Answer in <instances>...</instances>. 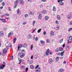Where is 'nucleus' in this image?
<instances>
[{"label":"nucleus","instance_id":"obj_52","mask_svg":"<svg viewBox=\"0 0 72 72\" xmlns=\"http://www.w3.org/2000/svg\"><path fill=\"white\" fill-rule=\"evenodd\" d=\"M11 60H13V56H12L11 57Z\"/></svg>","mask_w":72,"mask_h":72},{"label":"nucleus","instance_id":"obj_32","mask_svg":"<svg viewBox=\"0 0 72 72\" xmlns=\"http://www.w3.org/2000/svg\"><path fill=\"white\" fill-rule=\"evenodd\" d=\"M10 36H11V32H10L8 34V38H9Z\"/></svg>","mask_w":72,"mask_h":72},{"label":"nucleus","instance_id":"obj_28","mask_svg":"<svg viewBox=\"0 0 72 72\" xmlns=\"http://www.w3.org/2000/svg\"><path fill=\"white\" fill-rule=\"evenodd\" d=\"M69 46H67V47L66 48V50H69Z\"/></svg>","mask_w":72,"mask_h":72},{"label":"nucleus","instance_id":"obj_20","mask_svg":"<svg viewBox=\"0 0 72 72\" xmlns=\"http://www.w3.org/2000/svg\"><path fill=\"white\" fill-rule=\"evenodd\" d=\"M59 57H57L56 58V61L58 62L59 61Z\"/></svg>","mask_w":72,"mask_h":72},{"label":"nucleus","instance_id":"obj_35","mask_svg":"<svg viewBox=\"0 0 72 72\" xmlns=\"http://www.w3.org/2000/svg\"><path fill=\"white\" fill-rule=\"evenodd\" d=\"M2 6H5V2H3L2 3Z\"/></svg>","mask_w":72,"mask_h":72},{"label":"nucleus","instance_id":"obj_58","mask_svg":"<svg viewBox=\"0 0 72 72\" xmlns=\"http://www.w3.org/2000/svg\"><path fill=\"white\" fill-rule=\"evenodd\" d=\"M5 17V15H1V17Z\"/></svg>","mask_w":72,"mask_h":72},{"label":"nucleus","instance_id":"obj_14","mask_svg":"<svg viewBox=\"0 0 72 72\" xmlns=\"http://www.w3.org/2000/svg\"><path fill=\"white\" fill-rule=\"evenodd\" d=\"M0 21H2V22L4 23H5L6 22V20L4 19H0Z\"/></svg>","mask_w":72,"mask_h":72},{"label":"nucleus","instance_id":"obj_4","mask_svg":"<svg viewBox=\"0 0 72 72\" xmlns=\"http://www.w3.org/2000/svg\"><path fill=\"white\" fill-rule=\"evenodd\" d=\"M19 11H20V10H19V9H18L17 10V14H18V15H20L21 14V13L20 12H19Z\"/></svg>","mask_w":72,"mask_h":72},{"label":"nucleus","instance_id":"obj_55","mask_svg":"<svg viewBox=\"0 0 72 72\" xmlns=\"http://www.w3.org/2000/svg\"><path fill=\"white\" fill-rule=\"evenodd\" d=\"M40 8H43V5H41L40 6H39Z\"/></svg>","mask_w":72,"mask_h":72},{"label":"nucleus","instance_id":"obj_40","mask_svg":"<svg viewBox=\"0 0 72 72\" xmlns=\"http://www.w3.org/2000/svg\"><path fill=\"white\" fill-rule=\"evenodd\" d=\"M33 45H31V50H32L33 49Z\"/></svg>","mask_w":72,"mask_h":72},{"label":"nucleus","instance_id":"obj_46","mask_svg":"<svg viewBox=\"0 0 72 72\" xmlns=\"http://www.w3.org/2000/svg\"><path fill=\"white\" fill-rule=\"evenodd\" d=\"M8 10L9 11H11L12 10H11V7H9L8 8Z\"/></svg>","mask_w":72,"mask_h":72},{"label":"nucleus","instance_id":"obj_47","mask_svg":"<svg viewBox=\"0 0 72 72\" xmlns=\"http://www.w3.org/2000/svg\"><path fill=\"white\" fill-rule=\"evenodd\" d=\"M34 58L35 59H37V56L36 55H35L34 56Z\"/></svg>","mask_w":72,"mask_h":72},{"label":"nucleus","instance_id":"obj_43","mask_svg":"<svg viewBox=\"0 0 72 72\" xmlns=\"http://www.w3.org/2000/svg\"><path fill=\"white\" fill-rule=\"evenodd\" d=\"M46 41L47 43H49V42H50V40H49V39H47Z\"/></svg>","mask_w":72,"mask_h":72},{"label":"nucleus","instance_id":"obj_60","mask_svg":"<svg viewBox=\"0 0 72 72\" xmlns=\"http://www.w3.org/2000/svg\"><path fill=\"white\" fill-rule=\"evenodd\" d=\"M61 0H58L57 1L58 3H60V2H61Z\"/></svg>","mask_w":72,"mask_h":72},{"label":"nucleus","instance_id":"obj_54","mask_svg":"<svg viewBox=\"0 0 72 72\" xmlns=\"http://www.w3.org/2000/svg\"><path fill=\"white\" fill-rule=\"evenodd\" d=\"M69 24H70V25H72V21H71L70 22Z\"/></svg>","mask_w":72,"mask_h":72},{"label":"nucleus","instance_id":"obj_56","mask_svg":"<svg viewBox=\"0 0 72 72\" xmlns=\"http://www.w3.org/2000/svg\"><path fill=\"white\" fill-rule=\"evenodd\" d=\"M10 46H9V47H10V48H12V44H11V43H10Z\"/></svg>","mask_w":72,"mask_h":72},{"label":"nucleus","instance_id":"obj_27","mask_svg":"<svg viewBox=\"0 0 72 72\" xmlns=\"http://www.w3.org/2000/svg\"><path fill=\"white\" fill-rule=\"evenodd\" d=\"M42 13L43 14H46V11L45 10H43V11L42 12Z\"/></svg>","mask_w":72,"mask_h":72},{"label":"nucleus","instance_id":"obj_25","mask_svg":"<svg viewBox=\"0 0 72 72\" xmlns=\"http://www.w3.org/2000/svg\"><path fill=\"white\" fill-rule=\"evenodd\" d=\"M60 5H64V3L62 2V1H61L60 3Z\"/></svg>","mask_w":72,"mask_h":72},{"label":"nucleus","instance_id":"obj_39","mask_svg":"<svg viewBox=\"0 0 72 72\" xmlns=\"http://www.w3.org/2000/svg\"><path fill=\"white\" fill-rule=\"evenodd\" d=\"M29 64H31L32 63H33V61L31 60L30 61H29Z\"/></svg>","mask_w":72,"mask_h":72},{"label":"nucleus","instance_id":"obj_34","mask_svg":"<svg viewBox=\"0 0 72 72\" xmlns=\"http://www.w3.org/2000/svg\"><path fill=\"white\" fill-rule=\"evenodd\" d=\"M21 68H22V69H23L24 70L25 69V66H22L21 67Z\"/></svg>","mask_w":72,"mask_h":72},{"label":"nucleus","instance_id":"obj_36","mask_svg":"<svg viewBox=\"0 0 72 72\" xmlns=\"http://www.w3.org/2000/svg\"><path fill=\"white\" fill-rule=\"evenodd\" d=\"M72 28H69V29L68 30V31L69 32L71 31H72Z\"/></svg>","mask_w":72,"mask_h":72},{"label":"nucleus","instance_id":"obj_10","mask_svg":"<svg viewBox=\"0 0 72 72\" xmlns=\"http://www.w3.org/2000/svg\"><path fill=\"white\" fill-rule=\"evenodd\" d=\"M51 36H54V33L53 32L52 30L51 31V33L50 34Z\"/></svg>","mask_w":72,"mask_h":72},{"label":"nucleus","instance_id":"obj_29","mask_svg":"<svg viewBox=\"0 0 72 72\" xmlns=\"http://www.w3.org/2000/svg\"><path fill=\"white\" fill-rule=\"evenodd\" d=\"M3 34L4 33H3V32H2V31H1L0 33V35L1 36H2V35H3Z\"/></svg>","mask_w":72,"mask_h":72},{"label":"nucleus","instance_id":"obj_51","mask_svg":"<svg viewBox=\"0 0 72 72\" xmlns=\"http://www.w3.org/2000/svg\"><path fill=\"white\" fill-rule=\"evenodd\" d=\"M35 71H36V72H40V70H38V69L36 70Z\"/></svg>","mask_w":72,"mask_h":72},{"label":"nucleus","instance_id":"obj_37","mask_svg":"<svg viewBox=\"0 0 72 72\" xmlns=\"http://www.w3.org/2000/svg\"><path fill=\"white\" fill-rule=\"evenodd\" d=\"M56 30H59V26H58L56 28Z\"/></svg>","mask_w":72,"mask_h":72},{"label":"nucleus","instance_id":"obj_1","mask_svg":"<svg viewBox=\"0 0 72 72\" xmlns=\"http://www.w3.org/2000/svg\"><path fill=\"white\" fill-rule=\"evenodd\" d=\"M3 55L4 57H5V53L7 52V50H6V48H5L3 50Z\"/></svg>","mask_w":72,"mask_h":72},{"label":"nucleus","instance_id":"obj_17","mask_svg":"<svg viewBox=\"0 0 72 72\" xmlns=\"http://www.w3.org/2000/svg\"><path fill=\"white\" fill-rule=\"evenodd\" d=\"M20 4L21 5H23L24 4V1L23 0L20 1Z\"/></svg>","mask_w":72,"mask_h":72},{"label":"nucleus","instance_id":"obj_59","mask_svg":"<svg viewBox=\"0 0 72 72\" xmlns=\"http://www.w3.org/2000/svg\"><path fill=\"white\" fill-rule=\"evenodd\" d=\"M62 46L63 48H64L65 47V44H63L62 45Z\"/></svg>","mask_w":72,"mask_h":72},{"label":"nucleus","instance_id":"obj_50","mask_svg":"<svg viewBox=\"0 0 72 72\" xmlns=\"http://www.w3.org/2000/svg\"><path fill=\"white\" fill-rule=\"evenodd\" d=\"M28 70V68L27 67L26 68V72H27V71Z\"/></svg>","mask_w":72,"mask_h":72},{"label":"nucleus","instance_id":"obj_64","mask_svg":"<svg viewBox=\"0 0 72 72\" xmlns=\"http://www.w3.org/2000/svg\"><path fill=\"white\" fill-rule=\"evenodd\" d=\"M26 22H24L23 23V25H25V24H26Z\"/></svg>","mask_w":72,"mask_h":72},{"label":"nucleus","instance_id":"obj_3","mask_svg":"<svg viewBox=\"0 0 72 72\" xmlns=\"http://www.w3.org/2000/svg\"><path fill=\"white\" fill-rule=\"evenodd\" d=\"M50 51V50H49V49H48L46 52V55H49Z\"/></svg>","mask_w":72,"mask_h":72},{"label":"nucleus","instance_id":"obj_24","mask_svg":"<svg viewBox=\"0 0 72 72\" xmlns=\"http://www.w3.org/2000/svg\"><path fill=\"white\" fill-rule=\"evenodd\" d=\"M30 68L31 69H33L34 68V66H33L32 65H31L30 66Z\"/></svg>","mask_w":72,"mask_h":72},{"label":"nucleus","instance_id":"obj_49","mask_svg":"<svg viewBox=\"0 0 72 72\" xmlns=\"http://www.w3.org/2000/svg\"><path fill=\"white\" fill-rule=\"evenodd\" d=\"M24 17H25V18H27V17H28V15H27V14H25L24 15Z\"/></svg>","mask_w":72,"mask_h":72},{"label":"nucleus","instance_id":"obj_6","mask_svg":"<svg viewBox=\"0 0 72 72\" xmlns=\"http://www.w3.org/2000/svg\"><path fill=\"white\" fill-rule=\"evenodd\" d=\"M20 46H19V45L18 46V49L17 50H19L20 49V48L22 47V45L21 44H19Z\"/></svg>","mask_w":72,"mask_h":72},{"label":"nucleus","instance_id":"obj_13","mask_svg":"<svg viewBox=\"0 0 72 72\" xmlns=\"http://www.w3.org/2000/svg\"><path fill=\"white\" fill-rule=\"evenodd\" d=\"M59 51H63V48H62V47H60L59 48Z\"/></svg>","mask_w":72,"mask_h":72},{"label":"nucleus","instance_id":"obj_9","mask_svg":"<svg viewBox=\"0 0 72 72\" xmlns=\"http://www.w3.org/2000/svg\"><path fill=\"white\" fill-rule=\"evenodd\" d=\"M22 47L23 48H26L27 47V44L26 43H24V45L22 46Z\"/></svg>","mask_w":72,"mask_h":72},{"label":"nucleus","instance_id":"obj_16","mask_svg":"<svg viewBox=\"0 0 72 72\" xmlns=\"http://www.w3.org/2000/svg\"><path fill=\"white\" fill-rule=\"evenodd\" d=\"M59 51V48H57L55 51V52H56L57 53V52H58V51Z\"/></svg>","mask_w":72,"mask_h":72},{"label":"nucleus","instance_id":"obj_57","mask_svg":"<svg viewBox=\"0 0 72 72\" xmlns=\"http://www.w3.org/2000/svg\"><path fill=\"white\" fill-rule=\"evenodd\" d=\"M7 16H9V14H7V13H6L5 14Z\"/></svg>","mask_w":72,"mask_h":72},{"label":"nucleus","instance_id":"obj_42","mask_svg":"<svg viewBox=\"0 0 72 72\" xmlns=\"http://www.w3.org/2000/svg\"><path fill=\"white\" fill-rule=\"evenodd\" d=\"M33 26H35V21H33Z\"/></svg>","mask_w":72,"mask_h":72},{"label":"nucleus","instance_id":"obj_12","mask_svg":"<svg viewBox=\"0 0 72 72\" xmlns=\"http://www.w3.org/2000/svg\"><path fill=\"white\" fill-rule=\"evenodd\" d=\"M57 19L58 20H60V16L58 15L57 16Z\"/></svg>","mask_w":72,"mask_h":72},{"label":"nucleus","instance_id":"obj_21","mask_svg":"<svg viewBox=\"0 0 72 72\" xmlns=\"http://www.w3.org/2000/svg\"><path fill=\"white\" fill-rule=\"evenodd\" d=\"M29 14L30 15H34V13L32 12L31 11H30L29 12Z\"/></svg>","mask_w":72,"mask_h":72},{"label":"nucleus","instance_id":"obj_2","mask_svg":"<svg viewBox=\"0 0 72 72\" xmlns=\"http://www.w3.org/2000/svg\"><path fill=\"white\" fill-rule=\"evenodd\" d=\"M18 3H19V1L18 0H17L14 2V3L15 4L14 8H16V7L17 6V4H18Z\"/></svg>","mask_w":72,"mask_h":72},{"label":"nucleus","instance_id":"obj_5","mask_svg":"<svg viewBox=\"0 0 72 72\" xmlns=\"http://www.w3.org/2000/svg\"><path fill=\"white\" fill-rule=\"evenodd\" d=\"M5 67V65L2 64V66H1L0 67V69H3Z\"/></svg>","mask_w":72,"mask_h":72},{"label":"nucleus","instance_id":"obj_63","mask_svg":"<svg viewBox=\"0 0 72 72\" xmlns=\"http://www.w3.org/2000/svg\"><path fill=\"white\" fill-rule=\"evenodd\" d=\"M13 35V32H12V33L11 32V35L12 36Z\"/></svg>","mask_w":72,"mask_h":72},{"label":"nucleus","instance_id":"obj_30","mask_svg":"<svg viewBox=\"0 0 72 72\" xmlns=\"http://www.w3.org/2000/svg\"><path fill=\"white\" fill-rule=\"evenodd\" d=\"M58 71L59 72H63V69H60Z\"/></svg>","mask_w":72,"mask_h":72},{"label":"nucleus","instance_id":"obj_45","mask_svg":"<svg viewBox=\"0 0 72 72\" xmlns=\"http://www.w3.org/2000/svg\"><path fill=\"white\" fill-rule=\"evenodd\" d=\"M56 23L57 24H59V22H58V21L56 20Z\"/></svg>","mask_w":72,"mask_h":72},{"label":"nucleus","instance_id":"obj_23","mask_svg":"<svg viewBox=\"0 0 72 72\" xmlns=\"http://www.w3.org/2000/svg\"><path fill=\"white\" fill-rule=\"evenodd\" d=\"M53 62V60H52V59L50 58L49 60V63H51Z\"/></svg>","mask_w":72,"mask_h":72},{"label":"nucleus","instance_id":"obj_11","mask_svg":"<svg viewBox=\"0 0 72 72\" xmlns=\"http://www.w3.org/2000/svg\"><path fill=\"white\" fill-rule=\"evenodd\" d=\"M49 17L48 16H46L45 17V21H48L49 19Z\"/></svg>","mask_w":72,"mask_h":72},{"label":"nucleus","instance_id":"obj_61","mask_svg":"<svg viewBox=\"0 0 72 72\" xmlns=\"http://www.w3.org/2000/svg\"><path fill=\"white\" fill-rule=\"evenodd\" d=\"M68 43H70V42H71V41H69V40H68Z\"/></svg>","mask_w":72,"mask_h":72},{"label":"nucleus","instance_id":"obj_22","mask_svg":"<svg viewBox=\"0 0 72 72\" xmlns=\"http://www.w3.org/2000/svg\"><path fill=\"white\" fill-rule=\"evenodd\" d=\"M25 55V54L24 53H22V55H20V58H23L24 56Z\"/></svg>","mask_w":72,"mask_h":72},{"label":"nucleus","instance_id":"obj_41","mask_svg":"<svg viewBox=\"0 0 72 72\" xmlns=\"http://www.w3.org/2000/svg\"><path fill=\"white\" fill-rule=\"evenodd\" d=\"M67 18H68V19H71V16H69V15H68Z\"/></svg>","mask_w":72,"mask_h":72},{"label":"nucleus","instance_id":"obj_15","mask_svg":"<svg viewBox=\"0 0 72 72\" xmlns=\"http://www.w3.org/2000/svg\"><path fill=\"white\" fill-rule=\"evenodd\" d=\"M40 42L41 44H42L43 45H45V41L41 40Z\"/></svg>","mask_w":72,"mask_h":72},{"label":"nucleus","instance_id":"obj_44","mask_svg":"<svg viewBox=\"0 0 72 72\" xmlns=\"http://www.w3.org/2000/svg\"><path fill=\"white\" fill-rule=\"evenodd\" d=\"M63 39H61L59 41V43H62V41H63Z\"/></svg>","mask_w":72,"mask_h":72},{"label":"nucleus","instance_id":"obj_53","mask_svg":"<svg viewBox=\"0 0 72 72\" xmlns=\"http://www.w3.org/2000/svg\"><path fill=\"white\" fill-rule=\"evenodd\" d=\"M46 1V0H42L41 1H42V2H45Z\"/></svg>","mask_w":72,"mask_h":72},{"label":"nucleus","instance_id":"obj_38","mask_svg":"<svg viewBox=\"0 0 72 72\" xmlns=\"http://www.w3.org/2000/svg\"><path fill=\"white\" fill-rule=\"evenodd\" d=\"M72 40V36H70L69 38V40Z\"/></svg>","mask_w":72,"mask_h":72},{"label":"nucleus","instance_id":"obj_33","mask_svg":"<svg viewBox=\"0 0 72 72\" xmlns=\"http://www.w3.org/2000/svg\"><path fill=\"white\" fill-rule=\"evenodd\" d=\"M53 11H56V8L55 6L53 7Z\"/></svg>","mask_w":72,"mask_h":72},{"label":"nucleus","instance_id":"obj_26","mask_svg":"<svg viewBox=\"0 0 72 72\" xmlns=\"http://www.w3.org/2000/svg\"><path fill=\"white\" fill-rule=\"evenodd\" d=\"M18 60H19V64H21V62H22V59L20 58H18Z\"/></svg>","mask_w":72,"mask_h":72},{"label":"nucleus","instance_id":"obj_31","mask_svg":"<svg viewBox=\"0 0 72 72\" xmlns=\"http://www.w3.org/2000/svg\"><path fill=\"white\" fill-rule=\"evenodd\" d=\"M41 30H42V29H39L37 31L38 33H40V32L41 31Z\"/></svg>","mask_w":72,"mask_h":72},{"label":"nucleus","instance_id":"obj_7","mask_svg":"<svg viewBox=\"0 0 72 72\" xmlns=\"http://www.w3.org/2000/svg\"><path fill=\"white\" fill-rule=\"evenodd\" d=\"M38 18L39 19H41L42 18V15L41 14H40L38 16Z\"/></svg>","mask_w":72,"mask_h":72},{"label":"nucleus","instance_id":"obj_8","mask_svg":"<svg viewBox=\"0 0 72 72\" xmlns=\"http://www.w3.org/2000/svg\"><path fill=\"white\" fill-rule=\"evenodd\" d=\"M27 38L28 39H31L32 38L31 37V36L30 34H29L27 36Z\"/></svg>","mask_w":72,"mask_h":72},{"label":"nucleus","instance_id":"obj_18","mask_svg":"<svg viewBox=\"0 0 72 72\" xmlns=\"http://www.w3.org/2000/svg\"><path fill=\"white\" fill-rule=\"evenodd\" d=\"M64 51H63V52H61L60 53L61 56H63L64 55Z\"/></svg>","mask_w":72,"mask_h":72},{"label":"nucleus","instance_id":"obj_19","mask_svg":"<svg viewBox=\"0 0 72 72\" xmlns=\"http://www.w3.org/2000/svg\"><path fill=\"white\" fill-rule=\"evenodd\" d=\"M17 38H14L13 42L14 44H15V41L17 40Z\"/></svg>","mask_w":72,"mask_h":72},{"label":"nucleus","instance_id":"obj_62","mask_svg":"<svg viewBox=\"0 0 72 72\" xmlns=\"http://www.w3.org/2000/svg\"><path fill=\"white\" fill-rule=\"evenodd\" d=\"M46 32L44 31V32L43 34L44 35H46Z\"/></svg>","mask_w":72,"mask_h":72},{"label":"nucleus","instance_id":"obj_48","mask_svg":"<svg viewBox=\"0 0 72 72\" xmlns=\"http://www.w3.org/2000/svg\"><path fill=\"white\" fill-rule=\"evenodd\" d=\"M38 40V37H37L35 38V41H37Z\"/></svg>","mask_w":72,"mask_h":72}]
</instances>
